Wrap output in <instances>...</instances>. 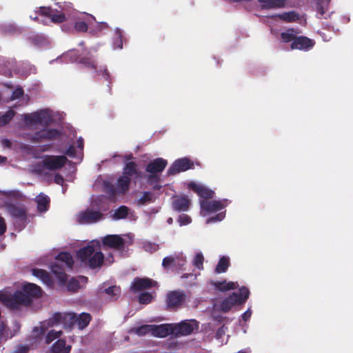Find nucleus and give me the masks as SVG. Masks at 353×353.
I'll return each instance as SVG.
<instances>
[{"label":"nucleus","instance_id":"obj_46","mask_svg":"<svg viewBox=\"0 0 353 353\" xmlns=\"http://www.w3.org/2000/svg\"><path fill=\"white\" fill-rule=\"evenodd\" d=\"M296 37L293 33L290 32L289 30L287 32H283L281 34V39L284 43L293 42V41Z\"/></svg>","mask_w":353,"mask_h":353},{"label":"nucleus","instance_id":"obj_58","mask_svg":"<svg viewBox=\"0 0 353 353\" xmlns=\"http://www.w3.org/2000/svg\"><path fill=\"white\" fill-rule=\"evenodd\" d=\"M2 144L7 148H11L12 146V142L8 139H3Z\"/></svg>","mask_w":353,"mask_h":353},{"label":"nucleus","instance_id":"obj_22","mask_svg":"<svg viewBox=\"0 0 353 353\" xmlns=\"http://www.w3.org/2000/svg\"><path fill=\"white\" fill-rule=\"evenodd\" d=\"M123 175L132 179V178L139 179L141 177V172L138 170L136 162H126L123 168Z\"/></svg>","mask_w":353,"mask_h":353},{"label":"nucleus","instance_id":"obj_27","mask_svg":"<svg viewBox=\"0 0 353 353\" xmlns=\"http://www.w3.org/2000/svg\"><path fill=\"white\" fill-rule=\"evenodd\" d=\"M50 198L44 194H39L36 199L37 203V210L40 212H44L48 210L50 205Z\"/></svg>","mask_w":353,"mask_h":353},{"label":"nucleus","instance_id":"obj_52","mask_svg":"<svg viewBox=\"0 0 353 353\" xmlns=\"http://www.w3.org/2000/svg\"><path fill=\"white\" fill-rule=\"evenodd\" d=\"M65 154L70 157H74L76 156V149L74 146L70 145L69 148L66 150Z\"/></svg>","mask_w":353,"mask_h":353},{"label":"nucleus","instance_id":"obj_54","mask_svg":"<svg viewBox=\"0 0 353 353\" xmlns=\"http://www.w3.org/2000/svg\"><path fill=\"white\" fill-rule=\"evenodd\" d=\"M109 28L108 24L106 22H97V28L99 30H103Z\"/></svg>","mask_w":353,"mask_h":353},{"label":"nucleus","instance_id":"obj_63","mask_svg":"<svg viewBox=\"0 0 353 353\" xmlns=\"http://www.w3.org/2000/svg\"><path fill=\"white\" fill-rule=\"evenodd\" d=\"M30 18H31L32 19H33V20H35V21H36V20H38V17H37V15H35L34 17H33V16H30Z\"/></svg>","mask_w":353,"mask_h":353},{"label":"nucleus","instance_id":"obj_55","mask_svg":"<svg viewBox=\"0 0 353 353\" xmlns=\"http://www.w3.org/2000/svg\"><path fill=\"white\" fill-rule=\"evenodd\" d=\"M252 312L250 309H248L242 314V319L243 321H247L250 318Z\"/></svg>","mask_w":353,"mask_h":353},{"label":"nucleus","instance_id":"obj_47","mask_svg":"<svg viewBox=\"0 0 353 353\" xmlns=\"http://www.w3.org/2000/svg\"><path fill=\"white\" fill-rule=\"evenodd\" d=\"M204 261V257L201 253H198L196 254L194 259V265L198 269H203V263Z\"/></svg>","mask_w":353,"mask_h":353},{"label":"nucleus","instance_id":"obj_26","mask_svg":"<svg viewBox=\"0 0 353 353\" xmlns=\"http://www.w3.org/2000/svg\"><path fill=\"white\" fill-rule=\"evenodd\" d=\"M94 251L95 248L94 245H88L81 248L78 251L77 256L82 263H86L90 257L94 254Z\"/></svg>","mask_w":353,"mask_h":353},{"label":"nucleus","instance_id":"obj_38","mask_svg":"<svg viewBox=\"0 0 353 353\" xmlns=\"http://www.w3.org/2000/svg\"><path fill=\"white\" fill-rule=\"evenodd\" d=\"M129 209L127 206L121 205L119 208H118L114 213V219H122L127 217L128 214Z\"/></svg>","mask_w":353,"mask_h":353},{"label":"nucleus","instance_id":"obj_39","mask_svg":"<svg viewBox=\"0 0 353 353\" xmlns=\"http://www.w3.org/2000/svg\"><path fill=\"white\" fill-rule=\"evenodd\" d=\"M176 260L177 258L171 256H166L163 259L162 266L166 270L174 268L176 265Z\"/></svg>","mask_w":353,"mask_h":353},{"label":"nucleus","instance_id":"obj_40","mask_svg":"<svg viewBox=\"0 0 353 353\" xmlns=\"http://www.w3.org/2000/svg\"><path fill=\"white\" fill-rule=\"evenodd\" d=\"M14 112L12 110H8L0 117V126H4L8 124L14 117Z\"/></svg>","mask_w":353,"mask_h":353},{"label":"nucleus","instance_id":"obj_21","mask_svg":"<svg viewBox=\"0 0 353 353\" xmlns=\"http://www.w3.org/2000/svg\"><path fill=\"white\" fill-rule=\"evenodd\" d=\"M190 200L187 196H176L172 201V207L175 211L186 212L189 210Z\"/></svg>","mask_w":353,"mask_h":353},{"label":"nucleus","instance_id":"obj_31","mask_svg":"<svg viewBox=\"0 0 353 353\" xmlns=\"http://www.w3.org/2000/svg\"><path fill=\"white\" fill-rule=\"evenodd\" d=\"M230 265V259L228 256H221L215 268V272L221 274L225 272Z\"/></svg>","mask_w":353,"mask_h":353},{"label":"nucleus","instance_id":"obj_29","mask_svg":"<svg viewBox=\"0 0 353 353\" xmlns=\"http://www.w3.org/2000/svg\"><path fill=\"white\" fill-rule=\"evenodd\" d=\"M70 351V347H65V341L63 339H59L51 347V352L52 353H69Z\"/></svg>","mask_w":353,"mask_h":353},{"label":"nucleus","instance_id":"obj_32","mask_svg":"<svg viewBox=\"0 0 353 353\" xmlns=\"http://www.w3.org/2000/svg\"><path fill=\"white\" fill-rule=\"evenodd\" d=\"M51 271L61 280H63L66 276L65 273V267L59 262L56 261L52 263Z\"/></svg>","mask_w":353,"mask_h":353},{"label":"nucleus","instance_id":"obj_10","mask_svg":"<svg viewBox=\"0 0 353 353\" xmlns=\"http://www.w3.org/2000/svg\"><path fill=\"white\" fill-rule=\"evenodd\" d=\"M102 243L104 246L117 250H123L124 249L125 240L117 234H108L103 238Z\"/></svg>","mask_w":353,"mask_h":353},{"label":"nucleus","instance_id":"obj_25","mask_svg":"<svg viewBox=\"0 0 353 353\" xmlns=\"http://www.w3.org/2000/svg\"><path fill=\"white\" fill-rule=\"evenodd\" d=\"M104 256L101 251L95 252L90 257L85 264L91 269H94L101 266L103 263Z\"/></svg>","mask_w":353,"mask_h":353},{"label":"nucleus","instance_id":"obj_62","mask_svg":"<svg viewBox=\"0 0 353 353\" xmlns=\"http://www.w3.org/2000/svg\"><path fill=\"white\" fill-rule=\"evenodd\" d=\"M80 279L82 281H86L88 280V278L86 276H80Z\"/></svg>","mask_w":353,"mask_h":353},{"label":"nucleus","instance_id":"obj_17","mask_svg":"<svg viewBox=\"0 0 353 353\" xmlns=\"http://www.w3.org/2000/svg\"><path fill=\"white\" fill-rule=\"evenodd\" d=\"M41 15L48 17L51 21L55 23H60L65 21V15L62 12L56 13L49 7H41L39 10Z\"/></svg>","mask_w":353,"mask_h":353},{"label":"nucleus","instance_id":"obj_49","mask_svg":"<svg viewBox=\"0 0 353 353\" xmlns=\"http://www.w3.org/2000/svg\"><path fill=\"white\" fill-rule=\"evenodd\" d=\"M23 94H24V91H23V88L21 87H19L13 90L10 98L12 100L18 99L22 97Z\"/></svg>","mask_w":353,"mask_h":353},{"label":"nucleus","instance_id":"obj_1","mask_svg":"<svg viewBox=\"0 0 353 353\" xmlns=\"http://www.w3.org/2000/svg\"><path fill=\"white\" fill-rule=\"evenodd\" d=\"M41 288L36 284L28 283L23 285L21 291L13 294L0 292V301L7 307L14 310L20 305H30L34 299L42 296Z\"/></svg>","mask_w":353,"mask_h":353},{"label":"nucleus","instance_id":"obj_59","mask_svg":"<svg viewBox=\"0 0 353 353\" xmlns=\"http://www.w3.org/2000/svg\"><path fill=\"white\" fill-rule=\"evenodd\" d=\"M77 146L81 150H83V139L81 137H80V138H79L77 139Z\"/></svg>","mask_w":353,"mask_h":353},{"label":"nucleus","instance_id":"obj_14","mask_svg":"<svg viewBox=\"0 0 353 353\" xmlns=\"http://www.w3.org/2000/svg\"><path fill=\"white\" fill-rule=\"evenodd\" d=\"M9 213L16 219L14 224H18L21 227L25 226L27 220L26 211L24 208L14 205H12L8 208Z\"/></svg>","mask_w":353,"mask_h":353},{"label":"nucleus","instance_id":"obj_3","mask_svg":"<svg viewBox=\"0 0 353 353\" xmlns=\"http://www.w3.org/2000/svg\"><path fill=\"white\" fill-rule=\"evenodd\" d=\"M168 161L162 158H157L150 161L145 168V171L150 174L148 177L150 183L159 181L158 173L162 172L167 166Z\"/></svg>","mask_w":353,"mask_h":353},{"label":"nucleus","instance_id":"obj_20","mask_svg":"<svg viewBox=\"0 0 353 353\" xmlns=\"http://www.w3.org/2000/svg\"><path fill=\"white\" fill-rule=\"evenodd\" d=\"M94 22H97L95 17L92 14H85L82 20L79 19L75 21L74 28L79 32H85L88 26L92 25Z\"/></svg>","mask_w":353,"mask_h":353},{"label":"nucleus","instance_id":"obj_6","mask_svg":"<svg viewBox=\"0 0 353 353\" xmlns=\"http://www.w3.org/2000/svg\"><path fill=\"white\" fill-rule=\"evenodd\" d=\"M66 319H69L68 327L77 325L80 330H83L88 325L92 316L90 314L85 312L79 315H77L75 313H68L66 314Z\"/></svg>","mask_w":353,"mask_h":353},{"label":"nucleus","instance_id":"obj_4","mask_svg":"<svg viewBox=\"0 0 353 353\" xmlns=\"http://www.w3.org/2000/svg\"><path fill=\"white\" fill-rule=\"evenodd\" d=\"M186 294L181 290L169 292L166 295V307L168 310H176L179 308L185 301Z\"/></svg>","mask_w":353,"mask_h":353},{"label":"nucleus","instance_id":"obj_64","mask_svg":"<svg viewBox=\"0 0 353 353\" xmlns=\"http://www.w3.org/2000/svg\"><path fill=\"white\" fill-rule=\"evenodd\" d=\"M168 222L169 223H171L172 222V218H169L168 220Z\"/></svg>","mask_w":353,"mask_h":353},{"label":"nucleus","instance_id":"obj_8","mask_svg":"<svg viewBox=\"0 0 353 353\" xmlns=\"http://www.w3.org/2000/svg\"><path fill=\"white\" fill-rule=\"evenodd\" d=\"M103 217V213L92 209H87L80 212L77 216V221L80 224H91L100 221Z\"/></svg>","mask_w":353,"mask_h":353},{"label":"nucleus","instance_id":"obj_12","mask_svg":"<svg viewBox=\"0 0 353 353\" xmlns=\"http://www.w3.org/2000/svg\"><path fill=\"white\" fill-rule=\"evenodd\" d=\"M194 323L186 321H182L179 324L173 325L174 334L176 336H186L190 334L194 330L198 328V324L195 320L192 321Z\"/></svg>","mask_w":353,"mask_h":353},{"label":"nucleus","instance_id":"obj_37","mask_svg":"<svg viewBox=\"0 0 353 353\" xmlns=\"http://www.w3.org/2000/svg\"><path fill=\"white\" fill-rule=\"evenodd\" d=\"M278 17L286 22H293L299 19L297 14L294 11L283 12L281 14H279Z\"/></svg>","mask_w":353,"mask_h":353},{"label":"nucleus","instance_id":"obj_23","mask_svg":"<svg viewBox=\"0 0 353 353\" xmlns=\"http://www.w3.org/2000/svg\"><path fill=\"white\" fill-rule=\"evenodd\" d=\"M189 187L195 192L198 194L203 200H208L212 199L214 196V192L213 190L208 189L201 185H198L194 182L189 184Z\"/></svg>","mask_w":353,"mask_h":353},{"label":"nucleus","instance_id":"obj_11","mask_svg":"<svg viewBox=\"0 0 353 353\" xmlns=\"http://www.w3.org/2000/svg\"><path fill=\"white\" fill-rule=\"evenodd\" d=\"M156 285L157 282L152 279L148 277H136L133 280L130 288L133 292H137L143 290L150 289L154 287Z\"/></svg>","mask_w":353,"mask_h":353},{"label":"nucleus","instance_id":"obj_43","mask_svg":"<svg viewBox=\"0 0 353 353\" xmlns=\"http://www.w3.org/2000/svg\"><path fill=\"white\" fill-rule=\"evenodd\" d=\"M62 334L61 331H55L54 330H50L47 334L46 338V343L47 344H50L51 342H52L56 339H58L61 334Z\"/></svg>","mask_w":353,"mask_h":353},{"label":"nucleus","instance_id":"obj_50","mask_svg":"<svg viewBox=\"0 0 353 353\" xmlns=\"http://www.w3.org/2000/svg\"><path fill=\"white\" fill-rule=\"evenodd\" d=\"M191 218L185 214H182L179 217V222L180 225H187L191 222Z\"/></svg>","mask_w":353,"mask_h":353},{"label":"nucleus","instance_id":"obj_18","mask_svg":"<svg viewBox=\"0 0 353 353\" xmlns=\"http://www.w3.org/2000/svg\"><path fill=\"white\" fill-rule=\"evenodd\" d=\"M151 327L152 335L156 337L163 338L169 334H174L173 325L172 324L151 325Z\"/></svg>","mask_w":353,"mask_h":353},{"label":"nucleus","instance_id":"obj_48","mask_svg":"<svg viewBox=\"0 0 353 353\" xmlns=\"http://www.w3.org/2000/svg\"><path fill=\"white\" fill-rule=\"evenodd\" d=\"M225 212H220V213L208 219L206 222H207V223H215L217 221H221L225 218Z\"/></svg>","mask_w":353,"mask_h":353},{"label":"nucleus","instance_id":"obj_35","mask_svg":"<svg viewBox=\"0 0 353 353\" xmlns=\"http://www.w3.org/2000/svg\"><path fill=\"white\" fill-rule=\"evenodd\" d=\"M104 292L110 297V300H117L121 294V288L117 285H112L105 289Z\"/></svg>","mask_w":353,"mask_h":353},{"label":"nucleus","instance_id":"obj_2","mask_svg":"<svg viewBox=\"0 0 353 353\" xmlns=\"http://www.w3.org/2000/svg\"><path fill=\"white\" fill-rule=\"evenodd\" d=\"M250 291L246 287H242L239 289V293L233 292L231 295L224 299L221 304V310L227 312L235 305L244 303L249 298Z\"/></svg>","mask_w":353,"mask_h":353},{"label":"nucleus","instance_id":"obj_51","mask_svg":"<svg viewBox=\"0 0 353 353\" xmlns=\"http://www.w3.org/2000/svg\"><path fill=\"white\" fill-rule=\"evenodd\" d=\"M3 29H4L5 32L9 33V34H15L19 32L18 28L12 24L5 26Z\"/></svg>","mask_w":353,"mask_h":353},{"label":"nucleus","instance_id":"obj_5","mask_svg":"<svg viewBox=\"0 0 353 353\" xmlns=\"http://www.w3.org/2000/svg\"><path fill=\"white\" fill-rule=\"evenodd\" d=\"M68 159L65 156L46 155L41 161L42 165L49 170H57L63 168Z\"/></svg>","mask_w":353,"mask_h":353},{"label":"nucleus","instance_id":"obj_24","mask_svg":"<svg viewBox=\"0 0 353 353\" xmlns=\"http://www.w3.org/2000/svg\"><path fill=\"white\" fill-rule=\"evenodd\" d=\"M211 285L214 286L215 290L222 292L234 290L239 286L237 282H227L225 280L222 281H212Z\"/></svg>","mask_w":353,"mask_h":353},{"label":"nucleus","instance_id":"obj_9","mask_svg":"<svg viewBox=\"0 0 353 353\" xmlns=\"http://www.w3.org/2000/svg\"><path fill=\"white\" fill-rule=\"evenodd\" d=\"M79 63L83 64L85 67L94 69L99 75H102L106 81H110V74L107 68L97 70V63L94 57L88 54L86 56H81L79 57Z\"/></svg>","mask_w":353,"mask_h":353},{"label":"nucleus","instance_id":"obj_30","mask_svg":"<svg viewBox=\"0 0 353 353\" xmlns=\"http://www.w3.org/2000/svg\"><path fill=\"white\" fill-rule=\"evenodd\" d=\"M32 274L36 277L40 279L44 283L50 285L52 284V279L49 273L42 269H33Z\"/></svg>","mask_w":353,"mask_h":353},{"label":"nucleus","instance_id":"obj_41","mask_svg":"<svg viewBox=\"0 0 353 353\" xmlns=\"http://www.w3.org/2000/svg\"><path fill=\"white\" fill-rule=\"evenodd\" d=\"M152 193L150 192H144L142 196L138 199L137 203L139 205H144L149 203L152 200Z\"/></svg>","mask_w":353,"mask_h":353},{"label":"nucleus","instance_id":"obj_42","mask_svg":"<svg viewBox=\"0 0 353 353\" xmlns=\"http://www.w3.org/2000/svg\"><path fill=\"white\" fill-rule=\"evenodd\" d=\"M152 299L153 296L150 292H142L139 296V302L141 304L147 305L152 302Z\"/></svg>","mask_w":353,"mask_h":353},{"label":"nucleus","instance_id":"obj_13","mask_svg":"<svg viewBox=\"0 0 353 353\" xmlns=\"http://www.w3.org/2000/svg\"><path fill=\"white\" fill-rule=\"evenodd\" d=\"M25 120L31 124H47L49 123L50 117L46 111L41 110L30 114H26L25 116Z\"/></svg>","mask_w":353,"mask_h":353},{"label":"nucleus","instance_id":"obj_7","mask_svg":"<svg viewBox=\"0 0 353 353\" xmlns=\"http://www.w3.org/2000/svg\"><path fill=\"white\" fill-rule=\"evenodd\" d=\"M194 162L188 157L180 158L174 161L168 170V174H176L179 172H185L190 169H193Z\"/></svg>","mask_w":353,"mask_h":353},{"label":"nucleus","instance_id":"obj_61","mask_svg":"<svg viewBox=\"0 0 353 353\" xmlns=\"http://www.w3.org/2000/svg\"><path fill=\"white\" fill-rule=\"evenodd\" d=\"M6 161H7L6 157L0 156V163H5Z\"/></svg>","mask_w":353,"mask_h":353},{"label":"nucleus","instance_id":"obj_57","mask_svg":"<svg viewBox=\"0 0 353 353\" xmlns=\"http://www.w3.org/2000/svg\"><path fill=\"white\" fill-rule=\"evenodd\" d=\"M54 182L57 184H61L63 182V178L61 175L57 174L54 176Z\"/></svg>","mask_w":353,"mask_h":353},{"label":"nucleus","instance_id":"obj_34","mask_svg":"<svg viewBox=\"0 0 353 353\" xmlns=\"http://www.w3.org/2000/svg\"><path fill=\"white\" fill-rule=\"evenodd\" d=\"M264 8H275L284 6L285 0H259Z\"/></svg>","mask_w":353,"mask_h":353},{"label":"nucleus","instance_id":"obj_16","mask_svg":"<svg viewBox=\"0 0 353 353\" xmlns=\"http://www.w3.org/2000/svg\"><path fill=\"white\" fill-rule=\"evenodd\" d=\"M60 133L57 129L41 130L34 133L32 140L34 142H39L42 139L51 141L57 139Z\"/></svg>","mask_w":353,"mask_h":353},{"label":"nucleus","instance_id":"obj_44","mask_svg":"<svg viewBox=\"0 0 353 353\" xmlns=\"http://www.w3.org/2000/svg\"><path fill=\"white\" fill-rule=\"evenodd\" d=\"M80 288L79 281L74 278H72L68 283L67 288L70 292H76Z\"/></svg>","mask_w":353,"mask_h":353},{"label":"nucleus","instance_id":"obj_33","mask_svg":"<svg viewBox=\"0 0 353 353\" xmlns=\"http://www.w3.org/2000/svg\"><path fill=\"white\" fill-rule=\"evenodd\" d=\"M131 179L122 175L117 179V185L121 192L124 193L129 190Z\"/></svg>","mask_w":353,"mask_h":353},{"label":"nucleus","instance_id":"obj_36","mask_svg":"<svg viewBox=\"0 0 353 353\" xmlns=\"http://www.w3.org/2000/svg\"><path fill=\"white\" fill-rule=\"evenodd\" d=\"M51 321L53 324L63 323L66 327H68L69 319H66V314H63L60 312H57L54 314Z\"/></svg>","mask_w":353,"mask_h":353},{"label":"nucleus","instance_id":"obj_45","mask_svg":"<svg viewBox=\"0 0 353 353\" xmlns=\"http://www.w3.org/2000/svg\"><path fill=\"white\" fill-rule=\"evenodd\" d=\"M135 333L139 336H144L148 333L152 334L151 325H144L135 328Z\"/></svg>","mask_w":353,"mask_h":353},{"label":"nucleus","instance_id":"obj_15","mask_svg":"<svg viewBox=\"0 0 353 353\" xmlns=\"http://www.w3.org/2000/svg\"><path fill=\"white\" fill-rule=\"evenodd\" d=\"M315 42L307 37H296L291 43L292 50H308L314 46Z\"/></svg>","mask_w":353,"mask_h":353},{"label":"nucleus","instance_id":"obj_28","mask_svg":"<svg viewBox=\"0 0 353 353\" xmlns=\"http://www.w3.org/2000/svg\"><path fill=\"white\" fill-rule=\"evenodd\" d=\"M57 262L64 263L65 265L69 268H72L74 264V261L72 255L67 252H60L56 257Z\"/></svg>","mask_w":353,"mask_h":353},{"label":"nucleus","instance_id":"obj_60","mask_svg":"<svg viewBox=\"0 0 353 353\" xmlns=\"http://www.w3.org/2000/svg\"><path fill=\"white\" fill-rule=\"evenodd\" d=\"M133 159V157H132V154H128V155H125V156L124 157V161H125V163L126 162H130L129 161H130V160H131V159Z\"/></svg>","mask_w":353,"mask_h":353},{"label":"nucleus","instance_id":"obj_19","mask_svg":"<svg viewBox=\"0 0 353 353\" xmlns=\"http://www.w3.org/2000/svg\"><path fill=\"white\" fill-rule=\"evenodd\" d=\"M200 205L202 210L208 213L220 211L225 207L221 201L201 200Z\"/></svg>","mask_w":353,"mask_h":353},{"label":"nucleus","instance_id":"obj_56","mask_svg":"<svg viewBox=\"0 0 353 353\" xmlns=\"http://www.w3.org/2000/svg\"><path fill=\"white\" fill-rule=\"evenodd\" d=\"M28 347L25 345H20L17 350V353H28Z\"/></svg>","mask_w":353,"mask_h":353},{"label":"nucleus","instance_id":"obj_53","mask_svg":"<svg viewBox=\"0 0 353 353\" xmlns=\"http://www.w3.org/2000/svg\"><path fill=\"white\" fill-rule=\"evenodd\" d=\"M6 231V225L3 217L0 216V236L3 234Z\"/></svg>","mask_w":353,"mask_h":353}]
</instances>
